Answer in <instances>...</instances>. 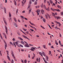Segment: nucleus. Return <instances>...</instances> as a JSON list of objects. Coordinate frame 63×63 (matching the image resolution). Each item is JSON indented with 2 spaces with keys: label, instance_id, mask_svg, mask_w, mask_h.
Listing matches in <instances>:
<instances>
[{
  "label": "nucleus",
  "instance_id": "obj_38",
  "mask_svg": "<svg viewBox=\"0 0 63 63\" xmlns=\"http://www.w3.org/2000/svg\"><path fill=\"white\" fill-rule=\"evenodd\" d=\"M55 44H56L57 45H58V43H57V42L56 40L55 41Z\"/></svg>",
  "mask_w": 63,
  "mask_h": 63
},
{
  "label": "nucleus",
  "instance_id": "obj_27",
  "mask_svg": "<svg viewBox=\"0 0 63 63\" xmlns=\"http://www.w3.org/2000/svg\"><path fill=\"white\" fill-rule=\"evenodd\" d=\"M14 2L15 5L16 6V0H14Z\"/></svg>",
  "mask_w": 63,
  "mask_h": 63
},
{
  "label": "nucleus",
  "instance_id": "obj_10",
  "mask_svg": "<svg viewBox=\"0 0 63 63\" xmlns=\"http://www.w3.org/2000/svg\"><path fill=\"white\" fill-rule=\"evenodd\" d=\"M3 19L4 22V23H5V25H7V21H6V19H5V18H3Z\"/></svg>",
  "mask_w": 63,
  "mask_h": 63
},
{
  "label": "nucleus",
  "instance_id": "obj_43",
  "mask_svg": "<svg viewBox=\"0 0 63 63\" xmlns=\"http://www.w3.org/2000/svg\"><path fill=\"white\" fill-rule=\"evenodd\" d=\"M8 60H9V61H11V59H10V58L8 56Z\"/></svg>",
  "mask_w": 63,
  "mask_h": 63
},
{
  "label": "nucleus",
  "instance_id": "obj_9",
  "mask_svg": "<svg viewBox=\"0 0 63 63\" xmlns=\"http://www.w3.org/2000/svg\"><path fill=\"white\" fill-rule=\"evenodd\" d=\"M40 11V10L39 9H38L36 11V12H37V16H39V13Z\"/></svg>",
  "mask_w": 63,
  "mask_h": 63
},
{
  "label": "nucleus",
  "instance_id": "obj_48",
  "mask_svg": "<svg viewBox=\"0 0 63 63\" xmlns=\"http://www.w3.org/2000/svg\"><path fill=\"white\" fill-rule=\"evenodd\" d=\"M36 49H37L38 48H41V47H35Z\"/></svg>",
  "mask_w": 63,
  "mask_h": 63
},
{
  "label": "nucleus",
  "instance_id": "obj_8",
  "mask_svg": "<svg viewBox=\"0 0 63 63\" xmlns=\"http://www.w3.org/2000/svg\"><path fill=\"white\" fill-rule=\"evenodd\" d=\"M11 54H12V56L15 59V60L16 59V58L15 57V55H14V52H13V51H11Z\"/></svg>",
  "mask_w": 63,
  "mask_h": 63
},
{
  "label": "nucleus",
  "instance_id": "obj_59",
  "mask_svg": "<svg viewBox=\"0 0 63 63\" xmlns=\"http://www.w3.org/2000/svg\"><path fill=\"white\" fill-rule=\"evenodd\" d=\"M23 29L24 30H25V31H27V30L26 29H25L24 28Z\"/></svg>",
  "mask_w": 63,
  "mask_h": 63
},
{
  "label": "nucleus",
  "instance_id": "obj_23",
  "mask_svg": "<svg viewBox=\"0 0 63 63\" xmlns=\"http://www.w3.org/2000/svg\"><path fill=\"white\" fill-rule=\"evenodd\" d=\"M52 14L53 16H55V15H57V13H55V14L54 13H53Z\"/></svg>",
  "mask_w": 63,
  "mask_h": 63
},
{
  "label": "nucleus",
  "instance_id": "obj_16",
  "mask_svg": "<svg viewBox=\"0 0 63 63\" xmlns=\"http://www.w3.org/2000/svg\"><path fill=\"white\" fill-rule=\"evenodd\" d=\"M22 36H23V37L25 39H28L29 40H30L29 39V38L26 37V36H25V35H22Z\"/></svg>",
  "mask_w": 63,
  "mask_h": 63
},
{
  "label": "nucleus",
  "instance_id": "obj_42",
  "mask_svg": "<svg viewBox=\"0 0 63 63\" xmlns=\"http://www.w3.org/2000/svg\"><path fill=\"white\" fill-rule=\"evenodd\" d=\"M37 1H35L34 2V5H37Z\"/></svg>",
  "mask_w": 63,
  "mask_h": 63
},
{
  "label": "nucleus",
  "instance_id": "obj_45",
  "mask_svg": "<svg viewBox=\"0 0 63 63\" xmlns=\"http://www.w3.org/2000/svg\"><path fill=\"white\" fill-rule=\"evenodd\" d=\"M0 36L1 37V39H3V38H2V36L1 35V34H0Z\"/></svg>",
  "mask_w": 63,
  "mask_h": 63
},
{
  "label": "nucleus",
  "instance_id": "obj_34",
  "mask_svg": "<svg viewBox=\"0 0 63 63\" xmlns=\"http://www.w3.org/2000/svg\"><path fill=\"white\" fill-rule=\"evenodd\" d=\"M61 18V17H60L59 16H57V19H60Z\"/></svg>",
  "mask_w": 63,
  "mask_h": 63
},
{
  "label": "nucleus",
  "instance_id": "obj_25",
  "mask_svg": "<svg viewBox=\"0 0 63 63\" xmlns=\"http://www.w3.org/2000/svg\"><path fill=\"white\" fill-rule=\"evenodd\" d=\"M48 56H46V61H48Z\"/></svg>",
  "mask_w": 63,
  "mask_h": 63
},
{
  "label": "nucleus",
  "instance_id": "obj_61",
  "mask_svg": "<svg viewBox=\"0 0 63 63\" xmlns=\"http://www.w3.org/2000/svg\"><path fill=\"white\" fill-rule=\"evenodd\" d=\"M20 46L21 47H23V45H20Z\"/></svg>",
  "mask_w": 63,
  "mask_h": 63
},
{
  "label": "nucleus",
  "instance_id": "obj_21",
  "mask_svg": "<svg viewBox=\"0 0 63 63\" xmlns=\"http://www.w3.org/2000/svg\"><path fill=\"white\" fill-rule=\"evenodd\" d=\"M18 39H19V40H21V41H23V39H22L21 37H18Z\"/></svg>",
  "mask_w": 63,
  "mask_h": 63
},
{
  "label": "nucleus",
  "instance_id": "obj_11",
  "mask_svg": "<svg viewBox=\"0 0 63 63\" xmlns=\"http://www.w3.org/2000/svg\"><path fill=\"white\" fill-rule=\"evenodd\" d=\"M13 25L15 27H17V25L15 23H13Z\"/></svg>",
  "mask_w": 63,
  "mask_h": 63
},
{
  "label": "nucleus",
  "instance_id": "obj_55",
  "mask_svg": "<svg viewBox=\"0 0 63 63\" xmlns=\"http://www.w3.org/2000/svg\"><path fill=\"white\" fill-rule=\"evenodd\" d=\"M36 38H39V35H36Z\"/></svg>",
  "mask_w": 63,
  "mask_h": 63
},
{
  "label": "nucleus",
  "instance_id": "obj_19",
  "mask_svg": "<svg viewBox=\"0 0 63 63\" xmlns=\"http://www.w3.org/2000/svg\"><path fill=\"white\" fill-rule=\"evenodd\" d=\"M5 30H6V32L7 34H8V30L7 29V28L6 27V26L5 27Z\"/></svg>",
  "mask_w": 63,
  "mask_h": 63
},
{
  "label": "nucleus",
  "instance_id": "obj_1",
  "mask_svg": "<svg viewBox=\"0 0 63 63\" xmlns=\"http://www.w3.org/2000/svg\"><path fill=\"white\" fill-rule=\"evenodd\" d=\"M41 6V8H43L44 9L46 10L47 11H49V7H48L47 9V7H46V5H43V3H42Z\"/></svg>",
  "mask_w": 63,
  "mask_h": 63
},
{
  "label": "nucleus",
  "instance_id": "obj_14",
  "mask_svg": "<svg viewBox=\"0 0 63 63\" xmlns=\"http://www.w3.org/2000/svg\"><path fill=\"white\" fill-rule=\"evenodd\" d=\"M26 2V0H23V1H22V3L23 4H25Z\"/></svg>",
  "mask_w": 63,
  "mask_h": 63
},
{
  "label": "nucleus",
  "instance_id": "obj_63",
  "mask_svg": "<svg viewBox=\"0 0 63 63\" xmlns=\"http://www.w3.org/2000/svg\"><path fill=\"white\" fill-rule=\"evenodd\" d=\"M26 33L27 34H28L29 33V32L28 31H27L26 32Z\"/></svg>",
  "mask_w": 63,
  "mask_h": 63
},
{
  "label": "nucleus",
  "instance_id": "obj_30",
  "mask_svg": "<svg viewBox=\"0 0 63 63\" xmlns=\"http://www.w3.org/2000/svg\"><path fill=\"white\" fill-rule=\"evenodd\" d=\"M43 58L44 60V62H45V63H48L47 62V61L45 60V58Z\"/></svg>",
  "mask_w": 63,
  "mask_h": 63
},
{
  "label": "nucleus",
  "instance_id": "obj_35",
  "mask_svg": "<svg viewBox=\"0 0 63 63\" xmlns=\"http://www.w3.org/2000/svg\"><path fill=\"white\" fill-rule=\"evenodd\" d=\"M39 53L40 55L41 56H43V55H42V53L39 52Z\"/></svg>",
  "mask_w": 63,
  "mask_h": 63
},
{
  "label": "nucleus",
  "instance_id": "obj_13",
  "mask_svg": "<svg viewBox=\"0 0 63 63\" xmlns=\"http://www.w3.org/2000/svg\"><path fill=\"white\" fill-rule=\"evenodd\" d=\"M41 12L42 14H44L45 13V11L43 9L41 10Z\"/></svg>",
  "mask_w": 63,
  "mask_h": 63
},
{
  "label": "nucleus",
  "instance_id": "obj_58",
  "mask_svg": "<svg viewBox=\"0 0 63 63\" xmlns=\"http://www.w3.org/2000/svg\"><path fill=\"white\" fill-rule=\"evenodd\" d=\"M13 41H16V39H15V38H14L13 39H12Z\"/></svg>",
  "mask_w": 63,
  "mask_h": 63
},
{
  "label": "nucleus",
  "instance_id": "obj_64",
  "mask_svg": "<svg viewBox=\"0 0 63 63\" xmlns=\"http://www.w3.org/2000/svg\"><path fill=\"white\" fill-rule=\"evenodd\" d=\"M0 54L1 56H2V54L1 53V51H0Z\"/></svg>",
  "mask_w": 63,
  "mask_h": 63
},
{
  "label": "nucleus",
  "instance_id": "obj_47",
  "mask_svg": "<svg viewBox=\"0 0 63 63\" xmlns=\"http://www.w3.org/2000/svg\"><path fill=\"white\" fill-rule=\"evenodd\" d=\"M40 27H41L42 28L44 29H45V28H44V27H43V26H41Z\"/></svg>",
  "mask_w": 63,
  "mask_h": 63
},
{
  "label": "nucleus",
  "instance_id": "obj_46",
  "mask_svg": "<svg viewBox=\"0 0 63 63\" xmlns=\"http://www.w3.org/2000/svg\"><path fill=\"white\" fill-rule=\"evenodd\" d=\"M31 10L32 9H30L29 11V14H30V12H31Z\"/></svg>",
  "mask_w": 63,
  "mask_h": 63
},
{
  "label": "nucleus",
  "instance_id": "obj_15",
  "mask_svg": "<svg viewBox=\"0 0 63 63\" xmlns=\"http://www.w3.org/2000/svg\"><path fill=\"white\" fill-rule=\"evenodd\" d=\"M0 7L1 9H3L4 7H3V4H0Z\"/></svg>",
  "mask_w": 63,
  "mask_h": 63
},
{
  "label": "nucleus",
  "instance_id": "obj_40",
  "mask_svg": "<svg viewBox=\"0 0 63 63\" xmlns=\"http://www.w3.org/2000/svg\"><path fill=\"white\" fill-rule=\"evenodd\" d=\"M61 15L62 16H63V12H62L61 13Z\"/></svg>",
  "mask_w": 63,
  "mask_h": 63
},
{
  "label": "nucleus",
  "instance_id": "obj_17",
  "mask_svg": "<svg viewBox=\"0 0 63 63\" xmlns=\"http://www.w3.org/2000/svg\"><path fill=\"white\" fill-rule=\"evenodd\" d=\"M4 42L5 44V49H6V47H7V44H6V42L4 40Z\"/></svg>",
  "mask_w": 63,
  "mask_h": 63
},
{
  "label": "nucleus",
  "instance_id": "obj_33",
  "mask_svg": "<svg viewBox=\"0 0 63 63\" xmlns=\"http://www.w3.org/2000/svg\"><path fill=\"white\" fill-rule=\"evenodd\" d=\"M4 10L5 12V14H6V9L5 8H4Z\"/></svg>",
  "mask_w": 63,
  "mask_h": 63
},
{
  "label": "nucleus",
  "instance_id": "obj_3",
  "mask_svg": "<svg viewBox=\"0 0 63 63\" xmlns=\"http://www.w3.org/2000/svg\"><path fill=\"white\" fill-rule=\"evenodd\" d=\"M24 42L25 43H26V44L24 46L25 47H30V46H29L28 44L25 41H24Z\"/></svg>",
  "mask_w": 63,
  "mask_h": 63
},
{
  "label": "nucleus",
  "instance_id": "obj_41",
  "mask_svg": "<svg viewBox=\"0 0 63 63\" xmlns=\"http://www.w3.org/2000/svg\"><path fill=\"white\" fill-rule=\"evenodd\" d=\"M15 43L16 46H18V42H16Z\"/></svg>",
  "mask_w": 63,
  "mask_h": 63
},
{
  "label": "nucleus",
  "instance_id": "obj_6",
  "mask_svg": "<svg viewBox=\"0 0 63 63\" xmlns=\"http://www.w3.org/2000/svg\"><path fill=\"white\" fill-rule=\"evenodd\" d=\"M36 49V47H35V48L32 47L31 48L30 50H31V51H35L34 50H35Z\"/></svg>",
  "mask_w": 63,
  "mask_h": 63
},
{
  "label": "nucleus",
  "instance_id": "obj_20",
  "mask_svg": "<svg viewBox=\"0 0 63 63\" xmlns=\"http://www.w3.org/2000/svg\"><path fill=\"white\" fill-rule=\"evenodd\" d=\"M3 35L4 36L5 38L6 39H7V37L6 36V34L5 33H3Z\"/></svg>",
  "mask_w": 63,
  "mask_h": 63
},
{
  "label": "nucleus",
  "instance_id": "obj_37",
  "mask_svg": "<svg viewBox=\"0 0 63 63\" xmlns=\"http://www.w3.org/2000/svg\"><path fill=\"white\" fill-rule=\"evenodd\" d=\"M47 3L48 4V5L49 6H50V3H49L48 1L47 2Z\"/></svg>",
  "mask_w": 63,
  "mask_h": 63
},
{
  "label": "nucleus",
  "instance_id": "obj_5",
  "mask_svg": "<svg viewBox=\"0 0 63 63\" xmlns=\"http://www.w3.org/2000/svg\"><path fill=\"white\" fill-rule=\"evenodd\" d=\"M31 4H32V1L31 0H30L29 1V4L28 7V8H29V7H31Z\"/></svg>",
  "mask_w": 63,
  "mask_h": 63
},
{
  "label": "nucleus",
  "instance_id": "obj_60",
  "mask_svg": "<svg viewBox=\"0 0 63 63\" xmlns=\"http://www.w3.org/2000/svg\"><path fill=\"white\" fill-rule=\"evenodd\" d=\"M26 62H27V61H26V60H25L24 61V63H26Z\"/></svg>",
  "mask_w": 63,
  "mask_h": 63
},
{
  "label": "nucleus",
  "instance_id": "obj_18",
  "mask_svg": "<svg viewBox=\"0 0 63 63\" xmlns=\"http://www.w3.org/2000/svg\"><path fill=\"white\" fill-rule=\"evenodd\" d=\"M29 22H30V23L31 24V25H32L35 26V24H34V23H31V22L30 21Z\"/></svg>",
  "mask_w": 63,
  "mask_h": 63
},
{
  "label": "nucleus",
  "instance_id": "obj_32",
  "mask_svg": "<svg viewBox=\"0 0 63 63\" xmlns=\"http://www.w3.org/2000/svg\"><path fill=\"white\" fill-rule=\"evenodd\" d=\"M43 20L44 22L45 23H46V19H45L44 18H43Z\"/></svg>",
  "mask_w": 63,
  "mask_h": 63
},
{
  "label": "nucleus",
  "instance_id": "obj_53",
  "mask_svg": "<svg viewBox=\"0 0 63 63\" xmlns=\"http://www.w3.org/2000/svg\"><path fill=\"white\" fill-rule=\"evenodd\" d=\"M32 15H33V16H34V12H32Z\"/></svg>",
  "mask_w": 63,
  "mask_h": 63
},
{
  "label": "nucleus",
  "instance_id": "obj_12",
  "mask_svg": "<svg viewBox=\"0 0 63 63\" xmlns=\"http://www.w3.org/2000/svg\"><path fill=\"white\" fill-rule=\"evenodd\" d=\"M29 26L31 27H32V28H33V29H34L35 30H36V31H37V29L35 28V27H33L32 26H31L30 25H29Z\"/></svg>",
  "mask_w": 63,
  "mask_h": 63
},
{
  "label": "nucleus",
  "instance_id": "obj_4",
  "mask_svg": "<svg viewBox=\"0 0 63 63\" xmlns=\"http://www.w3.org/2000/svg\"><path fill=\"white\" fill-rule=\"evenodd\" d=\"M51 10H52V11H57V12H60L61 11L60 10L58 9H54L52 8H51Z\"/></svg>",
  "mask_w": 63,
  "mask_h": 63
},
{
  "label": "nucleus",
  "instance_id": "obj_56",
  "mask_svg": "<svg viewBox=\"0 0 63 63\" xmlns=\"http://www.w3.org/2000/svg\"><path fill=\"white\" fill-rule=\"evenodd\" d=\"M51 53V51H49V55H50Z\"/></svg>",
  "mask_w": 63,
  "mask_h": 63
},
{
  "label": "nucleus",
  "instance_id": "obj_26",
  "mask_svg": "<svg viewBox=\"0 0 63 63\" xmlns=\"http://www.w3.org/2000/svg\"><path fill=\"white\" fill-rule=\"evenodd\" d=\"M57 7L58 8H59V9H61V6H60L58 5L57 6Z\"/></svg>",
  "mask_w": 63,
  "mask_h": 63
},
{
  "label": "nucleus",
  "instance_id": "obj_29",
  "mask_svg": "<svg viewBox=\"0 0 63 63\" xmlns=\"http://www.w3.org/2000/svg\"><path fill=\"white\" fill-rule=\"evenodd\" d=\"M9 16L10 17H11L12 16V15L11 14V13L9 12Z\"/></svg>",
  "mask_w": 63,
  "mask_h": 63
},
{
  "label": "nucleus",
  "instance_id": "obj_2",
  "mask_svg": "<svg viewBox=\"0 0 63 63\" xmlns=\"http://www.w3.org/2000/svg\"><path fill=\"white\" fill-rule=\"evenodd\" d=\"M48 16L49 19H50V16H49V15L48 14H46L45 15V17L46 18H47V19H48Z\"/></svg>",
  "mask_w": 63,
  "mask_h": 63
},
{
  "label": "nucleus",
  "instance_id": "obj_50",
  "mask_svg": "<svg viewBox=\"0 0 63 63\" xmlns=\"http://www.w3.org/2000/svg\"><path fill=\"white\" fill-rule=\"evenodd\" d=\"M59 43L60 45H61V41L60 40H59Z\"/></svg>",
  "mask_w": 63,
  "mask_h": 63
},
{
  "label": "nucleus",
  "instance_id": "obj_52",
  "mask_svg": "<svg viewBox=\"0 0 63 63\" xmlns=\"http://www.w3.org/2000/svg\"><path fill=\"white\" fill-rule=\"evenodd\" d=\"M10 44H11V45H12V46H14L13 44L11 42H10Z\"/></svg>",
  "mask_w": 63,
  "mask_h": 63
},
{
  "label": "nucleus",
  "instance_id": "obj_22",
  "mask_svg": "<svg viewBox=\"0 0 63 63\" xmlns=\"http://www.w3.org/2000/svg\"><path fill=\"white\" fill-rule=\"evenodd\" d=\"M13 19L14 20V21H15L16 22H17V20H16V19L15 17H14L13 18Z\"/></svg>",
  "mask_w": 63,
  "mask_h": 63
},
{
  "label": "nucleus",
  "instance_id": "obj_24",
  "mask_svg": "<svg viewBox=\"0 0 63 63\" xmlns=\"http://www.w3.org/2000/svg\"><path fill=\"white\" fill-rule=\"evenodd\" d=\"M21 44L23 45H25V43H24V42H23L22 41H21Z\"/></svg>",
  "mask_w": 63,
  "mask_h": 63
},
{
  "label": "nucleus",
  "instance_id": "obj_49",
  "mask_svg": "<svg viewBox=\"0 0 63 63\" xmlns=\"http://www.w3.org/2000/svg\"><path fill=\"white\" fill-rule=\"evenodd\" d=\"M55 28L56 29H58V28L57 27V26H56L55 27Z\"/></svg>",
  "mask_w": 63,
  "mask_h": 63
},
{
  "label": "nucleus",
  "instance_id": "obj_44",
  "mask_svg": "<svg viewBox=\"0 0 63 63\" xmlns=\"http://www.w3.org/2000/svg\"><path fill=\"white\" fill-rule=\"evenodd\" d=\"M33 55H34V56L32 58V59H34V57H35V55L34 54H33Z\"/></svg>",
  "mask_w": 63,
  "mask_h": 63
},
{
  "label": "nucleus",
  "instance_id": "obj_31",
  "mask_svg": "<svg viewBox=\"0 0 63 63\" xmlns=\"http://www.w3.org/2000/svg\"><path fill=\"white\" fill-rule=\"evenodd\" d=\"M42 54H43L44 56H46V54H45V52H44L43 51L42 52Z\"/></svg>",
  "mask_w": 63,
  "mask_h": 63
},
{
  "label": "nucleus",
  "instance_id": "obj_57",
  "mask_svg": "<svg viewBox=\"0 0 63 63\" xmlns=\"http://www.w3.org/2000/svg\"><path fill=\"white\" fill-rule=\"evenodd\" d=\"M54 16V17L55 18H57V16Z\"/></svg>",
  "mask_w": 63,
  "mask_h": 63
},
{
  "label": "nucleus",
  "instance_id": "obj_51",
  "mask_svg": "<svg viewBox=\"0 0 63 63\" xmlns=\"http://www.w3.org/2000/svg\"><path fill=\"white\" fill-rule=\"evenodd\" d=\"M30 30H31V31H32V32H33V31H34V30L32 29H30Z\"/></svg>",
  "mask_w": 63,
  "mask_h": 63
},
{
  "label": "nucleus",
  "instance_id": "obj_28",
  "mask_svg": "<svg viewBox=\"0 0 63 63\" xmlns=\"http://www.w3.org/2000/svg\"><path fill=\"white\" fill-rule=\"evenodd\" d=\"M19 30L20 31H21V32H23V33H24V34L25 35H26V34H25L24 32H23V31H22V30L21 29H20Z\"/></svg>",
  "mask_w": 63,
  "mask_h": 63
},
{
  "label": "nucleus",
  "instance_id": "obj_7",
  "mask_svg": "<svg viewBox=\"0 0 63 63\" xmlns=\"http://www.w3.org/2000/svg\"><path fill=\"white\" fill-rule=\"evenodd\" d=\"M54 22H55V23H57V24H59V27H60V26H61V24H60V22H58L56 21H54Z\"/></svg>",
  "mask_w": 63,
  "mask_h": 63
},
{
  "label": "nucleus",
  "instance_id": "obj_62",
  "mask_svg": "<svg viewBox=\"0 0 63 63\" xmlns=\"http://www.w3.org/2000/svg\"><path fill=\"white\" fill-rule=\"evenodd\" d=\"M22 13H25V11L24 10L22 12Z\"/></svg>",
  "mask_w": 63,
  "mask_h": 63
},
{
  "label": "nucleus",
  "instance_id": "obj_39",
  "mask_svg": "<svg viewBox=\"0 0 63 63\" xmlns=\"http://www.w3.org/2000/svg\"><path fill=\"white\" fill-rule=\"evenodd\" d=\"M50 2L51 4H52L53 3V1L51 0H50Z\"/></svg>",
  "mask_w": 63,
  "mask_h": 63
},
{
  "label": "nucleus",
  "instance_id": "obj_54",
  "mask_svg": "<svg viewBox=\"0 0 63 63\" xmlns=\"http://www.w3.org/2000/svg\"><path fill=\"white\" fill-rule=\"evenodd\" d=\"M48 25V26L49 27H50V28H51V29H52V28H51V27H50V25H48V24H47Z\"/></svg>",
  "mask_w": 63,
  "mask_h": 63
},
{
  "label": "nucleus",
  "instance_id": "obj_36",
  "mask_svg": "<svg viewBox=\"0 0 63 63\" xmlns=\"http://www.w3.org/2000/svg\"><path fill=\"white\" fill-rule=\"evenodd\" d=\"M43 47H44V48H46V49H47V48H46V45H43Z\"/></svg>",
  "mask_w": 63,
  "mask_h": 63
}]
</instances>
